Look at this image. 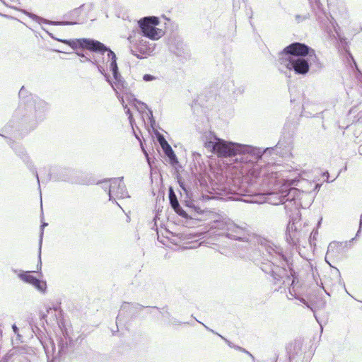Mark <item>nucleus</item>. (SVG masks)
I'll use <instances>...</instances> for the list:
<instances>
[{
	"instance_id": "nucleus-1",
	"label": "nucleus",
	"mask_w": 362,
	"mask_h": 362,
	"mask_svg": "<svg viewBox=\"0 0 362 362\" xmlns=\"http://www.w3.org/2000/svg\"><path fill=\"white\" fill-rule=\"evenodd\" d=\"M205 146L230 162L233 184L227 199L259 204H283L289 188L269 194L259 190V187H269L276 182L275 161L269 157L274 154L281 157L286 156L291 150L290 141H284L281 138L274 147L262 150L253 146L228 141L214 135L205 142Z\"/></svg>"
},
{
	"instance_id": "nucleus-2",
	"label": "nucleus",
	"mask_w": 362,
	"mask_h": 362,
	"mask_svg": "<svg viewBox=\"0 0 362 362\" xmlns=\"http://www.w3.org/2000/svg\"><path fill=\"white\" fill-rule=\"evenodd\" d=\"M218 226L228 231L226 236L229 238L243 243L240 247L245 249V253L243 255L257 264L259 263L260 269L271 275L274 284L288 286L291 298L299 300L313 313L315 312L316 306L300 296V282L293 269L291 256L286 255L270 241L252 233L245 223L238 225L230 220L222 221L218 222Z\"/></svg>"
},
{
	"instance_id": "nucleus-3",
	"label": "nucleus",
	"mask_w": 362,
	"mask_h": 362,
	"mask_svg": "<svg viewBox=\"0 0 362 362\" xmlns=\"http://www.w3.org/2000/svg\"><path fill=\"white\" fill-rule=\"evenodd\" d=\"M282 66L298 75H306L310 70L315 72L322 65L315 51L304 43L293 42L286 47L279 54L278 68L282 71Z\"/></svg>"
},
{
	"instance_id": "nucleus-4",
	"label": "nucleus",
	"mask_w": 362,
	"mask_h": 362,
	"mask_svg": "<svg viewBox=\"0 0 362 362\" xmlns=\"http://www.w3.org/2000/svg\"><path fill=\"white\" fill-rule=\"evenodd\" d=\"M62 334L57 337V352L55 353V344L52 341V349L54 356L47 362H69L74 357L76 349V341L69 336L67 329L61 331Z\"/></svg>"
},
{
	"instance_id": "nucleus-5",
	"label": "nucleus",
	"mask_w": 362,
	"mask_h": 362,
	"mask_svg": "<svg viewBox=\"0 0 362 362\" xmlns=\"http://www.w3.org/2000/svg\"><path fill=\"white\" fill-rule=\"evenodd\" d=\"M308 193L300 191L297 188H289L286 192V198L283 202L286 214L289 216V221H296L300 218V214L299 208L302 206L301 199L303 196H307Z\"/></svg>"
},
{
	"instance_id": "nucleus-6",
	"label": "nucleus",
	"mask_w": 362,
	"mask_h": 362,
	"mask_svg": "<svg viewBox=\"0 0 362 362\" xmlns=\"http://www.w3.org/2000/svg\"><path fill=\"white\" fill-rule=\"evenodd\" d=\"M159 23L160 20L156 16L141 18L138 21L137 32L143 37L151 40H157L165 34V32L162 29L157 28Z\"/></svg>"
},
{
	"instance_id": "nucleus-7",
	"label": "nucleus",
	"mask_w": 362,
	"mask_h": 362,
	"mask_svg": "<svg viewBox=\"0 0 362 362\" xmlns=\"http://www.w3.org/2000/svg\"><path fill=\"white\" fill-rule=\"evenodd\" d=\"M81 43V46L84 47V49H88L90 52L96 53L101 56L107 52L108 61H110V71L119 69L116 54L109 47L93 38L82 40Z\"/></svg>"
},
{
	"instance_id": "nucleus-8",
	"label": "nucleus",
	"mask_w": 362,
	"mask_h": 362,
	"mask_svg": "<svg viewBox=\"0 0 362 362\" xmlns=\"http://www.w3.org/2000/svg\"><path fill=\"white\" fill-rule=\"evenodd\" d=\"M176 178L179 186L182 189V191L180 192V202L187 207L191 212H194L199 215L203 214V210L196 205V202L192 198V192L191 188L185 183L180 175L177 174Z\"/></svg>"
},
{
	"instance_id": "nucleus-9",
	"label": "nucleus",
	"mask_w": 362,
	"mask_h": 362,
	"mask_svg": "<svg viewBox=\"0 0 362 362\" xmlns=\"http://www.w3.org/2000/svg\"><path fill=\"white\" fill-rule=\"evenodd\" d=\"M40 320L42 326H45V322L47 325L56 323L61 331L67 329L63 317V310L59 305L46 308V313H40Z\"/></svg>"
},
{
	"instance_id": "nucleus-10",
	"label": "nucleus",
	"mask_w": 362,
	"mask_h": 362,
	"mask_svg": "<svg viewBox=\"0 0 362 362\" xmlns=\"http://www.w3.org/2000/svg\"><path fill=\"white\" fill-rule=\"evenodd\" d=\"M32 107L34 108V119H30L29 126L30 129H34L40 122L46 118L47 113L49 110V105L44 100L35 96V98H32L31 103L28 107Z\"/></svg>"
},
{
	"instance_id": "nucleus-11",
	"label": "nucleus",
	"mask_w": 362,
	"mask_h": 362,
	"mask_svg": "<svg viewBox=\"0 0 362 362\" xmlns=\"http://www.w3.org/2000/svg\"><path fill=\"white\" fill-rule=\"evenodd\" d=\"M85 4L81 5L79 7L73 9L64 15L65 21H47V20L42 18L34 13L28 14V16L33 20L40 23L42 21L44 23L53 25H73L81 23L79 21V16L81 13V9L84 7Z\"/></svg>"
},
{
	"instance_id": "nucleus-12",
	"label": "nucleus",
	"mask_w": 362,
	"mask_h": 362,
	"mask_svg": "<svg viewBox=\"0 0 362 362\" xmlns=\"http://www.w3.org/2000/svg\"><path fill=\"white\" fill-rule=\"evenodd\" d=\"M299 221H289L286 228V240L290 245L292 246H297L299 245L300 239L305 238L307 235L306 232L298 229L297 225Z\"/></svg>"
},
{
	"instance_id": "nucleus-13",
	"label": "nucleus",
	"mask_w": 362,
	"mask_h": 362,
	"mask_svg": "<svg viewBox=\"0 0 362 362\" xmlns=\"http://www.w3.org/2000/svg\"><path fill=\"white\" fill-rule=\"evenodd\" d=\"M11 148L14 150L16 155L19 156L23 161L26 164L28 169L32 172L35 178L37 179V182L38 184L39 189L40 190V181L39 178V175L37 171L36 168L33 164L29 156L26 153L24 148L19 144L13 142L11 144Z\"/></svg>"
},
{
	"instance_id": "nucleus-14",
	"label": "nucleus",
	"mask_w": 362,
	"mask_h": 362,
	"mask_svg": "<svg viewBox=\"0 0 362 362\" xmlns=\"http://www.w3.org/2000/svg\"><path fill=\"white\" fill-rule=\"evenodd\" d=\"M156 45L150 43L145 40H141L131 49L132 54L138 59H144L147 55H150L155 49Z\"/></svg>"
},
{
	"instance_id": "nucleus-15",
	"label": "nucleus",
	"mask_w": 362,
	"mask_h": 362,
	"mask_svg": "<svg viewBox=\"0 0 362 362\" xmlns=\"http://www.w3.org/2000/svg\"><path fill=\"white\" fill-rule=\"evenodd\" d=\"M32 272H33L21 271L18 273V276L23 281L31 284L37 291L45 293L47 291L46 282L39 279L35 276H33L31 274Z\"/></svg>"
},
{
	"instance_id": "nucleus-16",
	"label": "nucleus",
	"mask_w": 362,
	"mask_h": 362,
	"mask_svg": "<svg viewBox=\"0 0 362 362\" xmlns=\"http://www.w3.org/2000/svg\"><path fill=\"white\" fill-rule=\"evenodd\" d=\"M317 20L323 26L325 27L328 33L334 31L337 33L338 24L331 14L327 13L323 9H320L316 13Z\"/></svg>"
},
{
	"instance_id": "nucleus-17",
	"label": "nucleus",
	"mask_w": 362,
	"mask_h": 362,
	"mask_svg": "<svg viewBox=\"0 0 362 362\" xmlns=\"http://www.w3.org/2000/svg\"><path fill=\"white\" fill-rule=\"evenodd\" d=\"M123 180L124 177L110 178V182H112L115 185V193H113L112 202H115L118 206L119 204L115 201L116 198L124 199L129 197L126 185L123 182Z\"/></svg>"
},
{
	"instance_id": "nucleus-18",
	"label": "nucleus",
	"mask_w": 362,
	"mask_h": 362,
	"mask_svg": "<svg viewBox=\"0 0 362 362\" xmlns=\"http://www.w3.org/2000/svg\"><path fill=\"white\" fill-rule=\"evenodd\" d=\"M168 197L170 206L176 214L186 219L192 218L191 216H189L188 213L180 206V204L173 187H170L168 189Z\"/></svg>"
},
{
	"instance_id": "nucleus-19",
	"label": "nucleus",
	"mask_w": 362,
	"mask_h": 362,
	"mask_svg": "<svg viewBox=\"0 0 362 362\" xmlns=\"http://www.w3.org/2000/svg\"><path fill=\"white\" fill-rule=\"evenodd\" d=\"M139 308H144V306L137 303H130L123 302L120 308V312L117 317L116 323L117 324V321L122 317L123 314L122 312L127 313V315H129L131 318H134L136 315V310Z\"/></svg>"
},
{
	"instance_id": "nucleus-20",
	"label": "nucleus",
	"mask_w": 362,
	"mask_h": 362,
	"mask_svg": "<svg viewBox=\"0 0 362 362\" xmlns=\"http://www.w3.org/2000/svg\"><path fill=\"white\" fill-rule=\"evenodd\" d=\"M57 172L54 170L53 173L49 172L47 177L42 179V183H47L52 179L54 181H66L68 179V174L70 170L68 168H57Z\"/></svg>"
},
{
	"instance_id": "nucleus-21",
	"label": "nucleus",
	"mask_w": 362,
	"mask_h": 362,
	"mask_svg": "<svg viewBox=\"0 0 362 362\" xmlns=\"http://www.w3.org/2000/svg\"><path fill=\"white\" fill-rule=\"evenodd\" d=\"M48 35L53 40H57L58 42H62L68 46H69L72 49L76 50L78 49H84V47L81 46V42L82 40H88L86 37L82 38H73V39H62L55 37L52 33L47 31Z\"/></svg>"
},
{
	"instance_id": "nucleus-22",
	"label": "nucleus",
	"mask_w": 362,
	"mask_h": 362,
	"mask_svg": "<svg viewBox=\"0 0 362 362\" xmlns=\"http://www.w3.org/2000/svg\"><path fill=\"white\" fill-rule=\"evenodd\" d=\"M185 46L183 40L178 36H174L169 40V49L177 56L185 54Z\"/></svg>"
},
{
	"instance_id": "nucleus-23",
	"label": "nucleus",
	"mask_w": 362,
	"mask_h": 362,
	"mask_svg": "<svg viewBox=\"0 0 362 362\" xmlns=\"http://www.w3.org/2000/svg\"><path fill=\"white\" fill-rule=\"evenodd\" d=\"M110 71L112 74V77L114 79V81H112V87L114 88L115 92L117 93L116 89L115 88V86L116 87L117 89H119L122 91H126L127 90V83L125 81V80L124 79V78L122 76V75L120 74L119 69H113V70H111Z\"/></svg>"
},
{
	"instance_id": "nucleus-24",
	"label": "nucleus",
	"mask_w": 362,
	"mask_h": 362,
	"mask_svg": "<svg viewBox=\"0 0 362 362\" xmlns=\"http://www.w3.org/2000/svg\"><path fill=\"white\" fill-rule=\"evenodd\" d=\"M346 58L347 59L348 63L350 64L351 67L353 69H356V78L358 83H360V88H362V73L357 67V64L354 59L351 53L348 49H345Z\"/></svg>"
},
{
	"instance_id": "nucleus-25",
	"label": "nucleus",
	"mask_w": 362,
	"mask_h": 362,
	"mask_svg": "<svg viewBox=\"0 0 362 362\" xmlns=\"http://www.w3.org/2000/svg\"><path fill=\"white\" fill-rule=\"evenodd\" d=\"M166 160L176 170L178 168H180V163L178 161L177 157L173 150L172 147H169L168 149L163 151Z\"/></svg>"
},
{
	"instance_id": "nucleus-26",
	"label": "nucleus",
	"mask_w": 362,
	"mask_h": 362,
	"mask_svg": "<svg viewBox=\"0 0 362 362\" xmlns=\"http://www.w3.org/2000/svg\"><path fill=\"white\" fill-rule=\"evenodd\" d=\"M358 236H355L354 238H351L349 241L345 242H332L329 243L327 249V252H330L331 250H333L334 248L337 249L338 252H341V250L346 247H351V244L355 240V239Z\"/></svg>"
},
{
	"instance_id": "nucleus-27",
	"label": "nucleus",
	"mask_w": 362,
	"mask_h": 362,
	"mask_svg": "<svg viewBox=\"0 0 362 362\" xmlns=\"http://www.w3.org/2000/svg\"><path fill=\"white\" fill-rule=\"evenodd\" d=\"M97 184L102 185V188L105 192H107V194L109 196V200L113 201V193H115V185L112 182H110V178L99 181L97 182Z\"/></svg>"
},
{
	"instance_id": "nucleus-28",
	"label": "nucleus",
	"mask_w": 362,
	"mask_h": 362,
	"mask_svg": "<svg viewBox=\"0 0 362 362\" xmlns=\"http://www.w3.org/2000/svg\"><path fill=\"white\" fill-rule=\"evenodd\" d=\"M18 97L21 103L27 104L28 107L31 103L32 98H35L23 86L18 92Z\"/></svg>"
},
{
	"instance_id": "nucleus-29",
	"label": "nucleus",
	"mask_w": 362,
	"mask_h": 362,
	"mask_svg": "<svg viewBox=\"0 0 362 362\" xmlns=\"http://www.w3.org/2000/svg\"><path fill=\"white\" fill-rule=\"evenodd\" d=\"M92 64L95 65L98 71L104 76L105 81L111 86H112V80L110 78V76L105 72V70L104 67L100 64V60L97 59L96 58L93 57V61L92 62Z\"/></svg>"
},
{
	"instance_id": "nucleus-30",
	"label": "nucleus",
	"mask_w": 362,
	"mask_h": 362,
	"mask_svg": "<svg viewBox=\"0 0 362 362\" xmlns=\"http://www.w3.org/2000/svg\"><path fill=\"white\" fill-rule=\"evenodd\" d=\"M135 102L141 106V109L148 110V112L146 114L149 119L150 125L152 128H154V127L156 125V120L153 116V111L148 108V105L146 103L141 102L139 100H137L136 99L135 100Z\"/></svg>"
},
{
	"instance_id": "nucleus-31",
	"label": "nucleus",
	"mask_w": 362,
	"mask_h": 362,
	"mask_svg": "<svg viewBox=\"0 0 362 362\" xmlns=\"http://www.w3.org/2000/svg\"><path fill=\"white\" fill-rule=\"evenodd\" d=\"M86 49H78L76 50H74L75 52V54L80 57V62L81 63H83L85 62H88L92 64L93 61V58H90V57H88V53L87 52H85ZM87 51H88V49H86Z\"/></svg>"
},
{
	"instance_id": "nucleus-32",
	"label": "nucleus",
	"mask_w": 362,
	"mask_h": 362,
	"mask_svg": "<svg viewBox=\"0 0 362 362\" xmlns=\"http://www.w3.org/2000/svg\"><path fill=\"white\" fill-rule=\"evenodd\" d=\"M18 350L15 348L9 350L1 359L0 362H9L11 358L18 354Z\"/></svg>"
},
{
	"instance_id": "nucleus-33",
	"label": "nucleus",
	"mask_w": 362,
	"mask_h": 362,
	"mask_svg": "<svg viewBox=\"0 0 362 362\" xmlns=\"http://www.w3.org/2000/svg\"><path fill=\"white\" fill-rule=\"evenodd\" d=\"M197 321L198 322L201 323L202 325H203V326L206 328V330H208V331H209V332H211L218 335V337H220L230 347H231V348L235 347V344H233L230 341H229L228 339H227L226 338H225L224 337H223L220 334L217 333L214 330L211 329V328L207 327L206 325H204L202 322H200V321H199L197 320Z\"/></svg>"
},
{
	"instance_id": "nucleus-34",
	"label": "nucleus",
	"mask_w": 362,
	"mask_h": 362,
	"mask_svg": "<svg viewBox=\"0 0 362 362\" xmlns=\"http://www.w3.org/2000/svg\"><path fill=\"white\" fill-rule=\"evenodd\" d=\"M157 139H158V141L159 142V144L163 149V151H165L169 147H171L170 145L168 143V141L164 138L163 135L160 134L157 137Z\"/></svg>"
},
{
	"instance_id": "nucleus-35",
	"label": "nucleus",
	"mask_w": 362,
	"mask_h": 362,
	"mask_svg": "<svg viewBox=\"0 0 362 362\" xmlns=\"http://www.w3.org/2000/svg\"><path fill=\"white\" fill-rule=\"evenodd\" d=\"M123 107H124L125 113L128 115V119L129 121V123H130L132 127L133 128V125L135 122L134 119L133 117V115H132L130 109L127 107V105L123 104Z\"/></svg>"
},
{
	"instance_id": "nucleus-36",
	"label": "nucleus",
	"mask_w": 362,
	"mask_h": 362,
	"mask_svg": "<svg viewBox=\"0 0 362 362\" xmlns=\"http://www.w3.org/2000/svg\"><path fill=\"white\" fill-rule=\"evenodd\" d=\"M33 332L37 335L38 337H41L44 335L43 331H42L40 327L37 325L30 324Z\"/></svg>"
},
{
	"instance_id": "nucleus-37",
	"label": "nucleus",
	"mask_w": 362,
	"mask_h": 362,
	"mask_svg": "<svg viewBox=\"0 0 362 362\" xmlns=\"http://www.w3.org/2000/svg\"><path fill=\"white\" fill-rule=\"evenodd\" d=\"M310 17V15L309 13H306L305 15H299V14H297L295 16V19L296 21V22L298 23H300V22H303L304 21H305L306 19H308Z\"/></svg>"
},
{
	"instance_id": "nucleus-38",
	"label": "nucleus",
	"mask_w": 362,
	"mask_h": 362,
	"mask_svg": "<svg viewBox=\"0 0 362 362\" xmlns=\"http://www.w3.org/2000/svg\"><path fill=\"white\" fill-rule=\"evenodd\" d=\"M47 223L43 222L42 223L40 226V238H39V245L42 246V238H43V234H44V228L47 226Z\"/></svg>"
},
{
	"instance_id": "nucleus-39",
	"label": "nucleus",
	"mask_w": 362,
	"mask_h": 362,
	"mask_svg": "<svg viewBox=\"0 0 362 362\" xmlns=\"http://www.w3.org/2000/svg\"><path fill=\"white\" fill-rule=\"evenodd\" d=\"M155 79H156V77L149 74H146L143 76V80L146 82L152 81Z\"/></svg>"
},
{
	"instance_id": "nucleus-40",
	"label": "nucleus",
	"mask_w": 362,
	"mask_h": 362,
	"mask_svg": "<svg viewBox=\"0 0 362 362\" xmlns=\"http://www.w3.org/2000/svg\"><path fill=\"white\" fill-rule=\"evenodd\" d=\"M41 249H42V246H40V245H39V249H38V263H37V269H41V267H42V261H41Z\"/></svg>"
},
{
	"instance_id": "nucleus-41",
	"label": "nucleus",
	"mask_w": 362,
	"mask_h": 362,
	"mask_svg": "<svg viewBox=\"0 0 362 362\" xmlns=\"http://www.w3.org/2000/svg\"><path fill=\"white\" fill-rule=\"evenodd\" d=\"M198 105H199V104L198 103V100L194 99L192 103V110H193L194 113H195V112L198 109Z\"/></svg>"
},
{
	"instance_id": "nucleus-42",
	"label": "nucleus",
	"mask_w": 362,
	"mask_h": 362,
	"mask_svg": "<svg viewBox=\"0 0 362 362\" xmlns=\"http://www.w3.org/2000/svg\"><path fill=\"white\" fill-rule=\"evenodd\" d=\"M336 276L339 282H341V274L338 269L335 268L334 272L332 273Z\"/></svg>"
},
{
	"instance_id": "nucleus-43",
	"label": "nucleus",
	"mask_w": 362,
	"mask_h": 362,
	"mask_svg": "<svg viewBox=\"0 0 362 362\" xmlns=\"http://www.w3.org/2000/svg\"><path fill=\"white\" fill-rule=\"evenodd\" d=\"M306 108H307V104L304 103L303 105V114L306 116V117H310L311 116V114L310 112H308L307 110H306Z\"/></svg>"
},
{
	"instance_id": "nucleus-44",
	"label": "nucleus",
	"mask_w": 362,
	"mask_h": 362,
	"mask_svg": "<svg viewBox=\"0 0 362 362\" xmlns=\"http://www.w3.org/2000/svg\"><path fill=\"white\" fill-rule=\"evenodd\" d=\"M238 350L240 351H242L243 353H245L247 354V355H249L253 360L255 359L253 355L252 354H250L248 351H247L245 349L243 348V347H238Z\"/></svg>"
},
{
	"instance_id": "nucleus-45",
	"label": "nucleus",
	"mask_w": 362,
	"mask_h": 362,
	"mask_svg": "<svg viewBox=\"0 0 362 362\" xmlns=\"http://www.w3.org/2000/svg\"><path fill=\"white\" fill-rule=\"evenodd\" d=\"M171 323H172V325H181L182 322L176 318H172Z\"/></svg>"
},
{
	"instance_id": "nucleus-46",
	"label": "nucleus",
	"mask_w": 362,
	"mask_h": 362,
	"mask_svg": "<svg viewBox=\"0 0 362 362\" xmlns=\"http://www.w3.org/2000/svg\"><path fill=\"white\" fill-rule=\"evenodd\" d=\"M12 329L15 333H17V332L18 331V328L15 324L12 325Z\"/></svg>"
},
{
	"instance_id": "nucleus-47",
	"label": "nucleus",
	"mask_w": 362,
	"mask_h": 362,
	"mask_svg": "<svg viewBox=\"0 0 362 362\" xmlns=\"http://www.w3.org/2000/svg\"><path fill=\"white\" fill-rule=\"evenodd\" d=\"M358 153L360 155H362V146H360L358 148Z\"/></svg>"
},
{
	"instance_id": "nucleus-48",
	"label": "nucleus",
	"mask_w": 362,
	"mask_h": 362,
	"mask_svg": "<svg viewBox=\"0 0 362 362\" xmlns=\"http://www.w3.org/2000/svg\"><path fill=\"white\" fill-rule=\"evenodd\" d=\"M165 316H167V317H170V313L168 310H166L165 312Z\"/></svg>"
},
{
	"instance_id": "nucleus-49",
	"label": "nucleus",
	"mask_w": 362,
	"mask_h": 362,
	"mask_svg": "<svg viewBox=\"0 0 362 362\" xmlns=\"http://www.w3.org/2000/svg\"><path fill=\"white\" fill-rule=\"evenodd\" d=\"M98 59L100 60V62L104 63V58L103 57H102V59Z\"/></svg>"
},
{
	"instance_id": "nucleus-50",
	"label": "nucleus",
	"mask_w": 362,
	"mask_h": 362,
	"mask_svg": "<svg viewBox=\"0 0 362 362\" xmlns=\"http://www.w3.org/2000/svg\"><path fill=\"white\" fill-rule=\"evenodd\" d=\"M238 347H240V346H238V345H235V347H233V348H234V349H237V350H238Z\"/></svg>"
},
{
	"instance_id": "nucleus-51",
	"label": "nucleus",
	"mask_w": 362,
	"mask_h": 362,
	"mask_svg": "<svg viewBox=\"0 0 362 362\" xmlns=\"http://www.w3.org/2000/svg\"><path fill=\"white\" fill-rule=\"evenodd\" d=\"M152 308H155V309H157V310H160V308L157 306H153V307H151Z\"/></svg>"
},
{
	"instance_id": "nucleus-52",
	"label": "nucleus",
	"mask_w": 362,
	"mask_h": 362,
	"mask_svg": "<svg viewBox=\"0 0 362 362\" xmlns=\"http://www.w3.org/2000/svg\"><path fill=\"white\" fill-rule=\"evenodd\" d=\"M324 175H325V176H327V177H328V176H329V173H328V172H326V173H324Z\"/></svg>"
},
{
	"instance_id": "nucleus-53",
	"label": "nucleus",
	"mask_w": 362,
	"mask_h": 362,
	"mask_svg": "<svg viewBox=\"0 0 362 362\" xmlns=\"http://www.w3.org/2000/svg\"><path fill=\"white\" fill-rule=\"evenodd\" d=\"M324 175H325V176H327V177H328V176H329V173H328V172H326V173H324Z\"/></svg>"
},
{
	"instance_id": "nucleus-54",
	"label": "nucleus",
	"mask_w": 362,
	"mask_h": 362,
	"mask_svg": "<svg viewBox=\"0 0 362 362\" xmlns=\"http://www.w3.org/2000/svg\"><path fill=\"white\" fill-rule=\"evenodd\" d=\"M324 175H325V176H327V177H328V176H329V173H328V172H326V173H324Z\"/></svg>"
},
{
	"instance_id": "nucleus-55",
	"label": "nucleus",
	"mask_w": 362,
	"mask_h": 362,
	"mask_svg": "<svg viewBox=\"0 0 362 362\" xmlns=\"http://www.w3.org/2000/svg\"><path fill=\"white\" fill-rule=\"evenodd\" d=\"M343 170H344V171L347 170V167H346V165H345V166H344V168H343Z\"/></svg>"
},
{
	"instance_id": "nucleus-56",
	"label": "nucleus",
	"mask_w": 362,
	"mask_h": 362,
	"mask_svg": "<svg viewBox=\"0 0 362 362\" xmlns=\"http://www.w3.org/2000/svg\"><path fill=\"white\" fill-rule=\"evenodd\" d=\"M321 303H322V306H325V302L322 301V302H321Z\"/></svg>"
},
{
	"instance_id": "nucleus-57",
	"label": "nucleus",
	"mask_w": 362,
	"mask_h": 362,
	"mask_svg": "<svg viewBox=\"0 0 362 362\" xmlns=\"http://www.w3.org/2000/svg\"><path fill=\"white\" fill-rule=\"evenodd\" d=\"M354 108L351 109V110H350V113L354 112Z\"/></svg>"
},
{
	"instance_id": "nucleus-58",
	"label": "nucleus",
	"mask_w": 362,
	"mask_h": 362,
	"mask_svg": "<svg viewBox=\"0 0 362 362\" xmlns=\"http://www.w3.org/2000/svg\"><path fill=\"white\" fill-rule=\"evenodd\" d=\"M313 233H314V235H316L317 233V232L314 233V231H312L311 234H313Z\"/></svg>"
},
{
	"instance_id": "nucleus-59",
	"label": "nucleus",
	"mask_w": 362,
	"mask_h": 362,
	"mask_svg": "<svg viewBox=\"0 0 362 362\" xmlns=\"http://www.w3.org/2000/svg\"><path fill=\"white\" fill-rule=\"evenodd\" d=\"M313 233H314V235H316L317 233V232L314 233V231H312L311 234H313Z\"/></svg>"
},
{
	"instance_id": "nucleus-60",
	"label": "nucleus",
	"mask_w": 362,
	"mask_h": 362,
	"mask_svg": "<svg viewBox=\"0 0 362 362\" xmlns=\"http://www.w3.org/2000/svg\"><path fill=\"white\" fill-rule=\"evenodd\" d=\"M313 233H314V235H316L317 233V232L314 233V231H312L311 234H313Z\"/></svg>"
},
{
	"instance_id": "nucleus-61",
	"label": "nucleus",
	"mask_w": 362,
	"mask_h": 362,
	"mask_svg": "<svg viewBox=\"0 0 362 362\" xmlns=\"http://www.w3.org/2000/svg\"><path fill=\"white\" fill-rule=\"evenodd\" d=\"M250 25H252V27H254V25H252V23L251 21H250Z\"/></svg>"
},
{
	"instance_id": "nucleus-62",
	"label": "nucleus",
	"mask_w": 362,
	"mask_h": 362,
	"mask_svg": "<svg viewBox=\"0 0 362 362\" xmlns=\"http://www.w3.org/2000/svg\"><path fill=\"white\" fill-rule=\"evenodd\" d=\"M334 181V179H332V180H330V182H332Z\"/></svg>"
},
{
	"instance_id": "nucleus-63",
	"label": "nucleus",
	"mask_w": 362,
	"mask_h": 362,
	"mask_svg": "<svg viewBox=\"0 0 362 362\" xmlns=\"http://www.w3.org/2000/svg\"><path fill=\"white\" fill-rule=\"evenodd\" d=\"M334 181V179H332V180H330V182H332Z\"/></svg>"
},
{
	"instance_id": "nucleus-64",
	"label": "nucleus",
	"mask_w": 362,
	"mask_h": 362,
	"mask_svg": "<svg viewBox=\"0 0 362 362\" xmlns=\"http://www.w3.org/2000/svg\"><path fill=\"white\" fill-rule=\"evenodd\" d=\"M25 121L27 120V118L25 117H24V119H23Z\"/></svg>"
}]
</instances>
